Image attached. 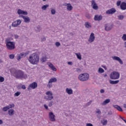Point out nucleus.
Instances as JSON below:
<instances>
[{
  "label": "nucleus",
  "mask_w": 126,
  "mask_h": 126,
  "mask_svg": "<svg viewBox=\"0 0 126 126\" xmlns=\"http://www.w3.org/2000/svg\"><path fill=\"white\" fill-rule=\"evenodd\" d=\"M64 5L65 6H67V9L69 11H70V10H72L73 7L70 3H65Z\"/></svg>",
  "instance_id": "obj_19"
},
{
  "label": "nucleus",
  "mask_w": 126,
  "mask_h": 126,
  "mask_svg": "<svg viewBox=\"0 0 126 126\" xmlns=\"http://www.w3.org/2000/svg\"><path fill=\"white\" fill-rule=\"evenodd\" d=\"M103 19V16L102 15H95L94 17V20L95 21H100Z\"/></svg>",
  "instance_id": "obj_14"
},
{
  "label": "nucleus",
  "mask_w": 126,
  "mask_h": 126,
  "mask_svg": "<svg viewBox=\"0 0 126 126\" xmlns=\"http://www.w3.org/2000/svg\"><path fill=\"white\" fill-rule=\"evenodd\" d=\"M104 77H106V76H108V75H107V74H105L104 75Z\"/></svg>",
  "instance_id": "obj_64"
},
{
  "label": "nucleus",
  "mask_w": 126,
  "mask_h": 126,
  "mask_svg": "<svg viewBox=\"0 0 126 126\" xmlns=\"http://www.w3.org/2000/svg\"><path fill=\"white\" fill-rule=\"evenodd\" d=\"M66 92L69 95H71V94H73V91L71 88H66Z\"/></svg>",
  "instance_id": "obj_21"
},
{
  "label": "nucleus",
  "mask_w": 126,
  "mask_h": 126,
  "mask_svg": "<svg viewBox=\"0 0 126 126\" xmlns=\"http://www.w3.org/2000/svg\"><path fill=\"white\" fill-rule=\"evenodd\" d=\"M95 113L96 114H101V110H100L99 109H96V111H95Z\"/></svg>",
  "instance_id": "obj_47"
},
{
  "label": "nucleus",
  "mask_w": 126,
  "mask_h": 126,
  "mask_svg": "<svg viewBox=\"0 0 126 126\" xmlns=\"http://www.w3.org/2000/svg\"><path fill=\"white\" fill-rule=\"evenodd\" d=\"M108 115H109V116H111L112 111H109L108 113Z\"/></svg>",
  "instance_id": "obj_59"
},
{
  "label": "nucleus",
  "mask_w": 126,
  "mask_h": 126,
  "mask_svg": "<svg viewBox=\"0 0 126 126\" xmlns=\"http://www.w3.org/2000/svg\"><path fill=\"white\" fill-rule=\"evenodd\" d=\"M8 110H9V107L7 106V105L6 107H4L2 108L3 112H6L8 111Z\"/></svg>",
  "instance_id": "obj_34"
},
{
  "label": "nucleus",
  "mask_w": 126,
  "mask_h": 126,
  "mask_svg": "<svg viewBox=\"0 0 126 126\" xmlns=\"http://www.w3.org/2000/svg\"><path fill=\"white\" fill-rule=\"evenodd\" d=\"M14 112H15L13 109H11L8 110V114L9 116H13L14 115Z\"/></svg>",
  "instance_id": "obj_24"
},
{
  "label": "nucleus",
  "mask_w": 126,
  "mask_h": 126,
  "mask_svg": "<svg viewBox=\"0 0 126 126\" xmlns=\"http://www.w3.org/2000/svg\"><path fill=\"white\" fill-rule=\"evenodd\" d=\"M55 45L57 47H60V46H61V43L59 42H56Z\"/></svg>",
  "instance_id": "obj_48"
},
{
  "label": "nucleus",
  "mask_w": 126,
  "mask_h": 126,
  "mask_svg": "<svg viewBox=\"0 0 126 126\" xmlns=\"http://www.w3.org/2000/svg\"><path fill=\"white\" fill-rule=\"evenodd\" d=\"M41 30V27H40V26H37L36 27V31L37 32H40Z\"/></svg>",
  "instance_id": "obj_39"
},
{
  "label": "nucleus",
  "mask_w": 126,
  "mask_h": 126,
  "mask_svg": "<svg viewBox=\"0 0 126 126\" xmlns=\"http://www.w3.org/2000/svg\"><path fill=\"white\" fill-rule=\"evenodd\" d=\"M101 124L103 126H106L107 124H108V121L107 120L103 119L102 121H101Z\"/></svg>",
  "instance_id": "obj_31"
},
{
  "label": "nucleus",
  "mask_w": 126,
  "mask_h": 126,
  "mask_svg": "<svg viewBox=\"0 0 126 126\" xmlns=\"http://www.w3.org/2000/svg\"><path fill=\"white\" fill-rule=\"evenodd\" d=\"M44 108H45L46 110H48V106H47V105L44 104Z\"/></svg>",
  "instance_id": "obj_58"
},
{
  "label": "nucleus",
  "mask_w": 126,
  "mask_h": 126,
  "mask_svg": "<svg viewBox=\"0 0 126 126\" xmlns=\"http://www.w3.org/2000/svg\"><path fill=\"white\" fill-rule=\"evenodd\" d=\"M85 26L86 28H87L88 29H90L91 27H92V25H91V23L89 22H86L85 23Z\"/></svg>",
  "instance_id": "obj_20"
},
{
  "label": "nucleus",
  "mask_w": 126,
  "mask_h": 126,
  "mask_svg": "<svg viewBox=\"0 0 126 126\" xmlns=\"http://www.w3.org/2000/svg\"><path fill=\"white\" fill-rule=\"evenodd\" d=\"M19 17L20 18H23V19H24V18L25 17V16L19 15Z\"/></svg>",
  "instance_id": "obj_57"
},
{
  "label": "nucleus",
  "mask_w": 126,
  "mask_h": 126,
  "mask_svg": "<svg viewBox=\"0 0 126 126\" xmlns=\"http://www.w3.org/2000/svg\"><path fill=\"white\" fill-rule=\"evenodd\" d=\"M14 37L15 39H18V38H19V36H18L17 34H15Z\"/></svg>",
  "instance_id": "obj_56"
},
{
  "label": "nucleus",
  "mask_w": 126,
  "mask_h": 126,
  "mask_svg": "<svg viewBox=\"0 0 126 126\" xmlns=\"http://www.w3.org/2000/svg\"><path fill=\"white\" fill-rule=\"evenodd\" d=\"M100 92L101 94H103L105 93V90H104V89H101Z\"/></svg>",
  "instance_id": "obj_52"
},
{
  "label": "nucleus",
  "mask_w": 126,
  "mask_h": 126,
  "mask_svg": "<svg viewBox=\"0 0 126 126\" xmlns=\"http://www.w3.org/2000/svg\"><path fill=\"white\" fill-rule=\"evenodd\" d=\"M50 82H51V83H55V82H57V81H58V79H56V77H53V78H51L49 81Z\"/></svg>",
  "instance_id": "obj_27"
},
{
  "label": "nucleus",
  "mask_w": 126,
  "mask_h": 126,
  "mask_svg": "<svg viewBox=\"0 0 126 126\" xmlns=\"http://www.w3.org/2000/svg\"><path fill=\"white\" fill-rule=\"evenodd\" d=\"M112 28L113 25L110 24H107L105 26V30H106V31H110V30H112Z\"/></svg>",
  "instance_id": "obj_15"
},
{
  "label": "nucleus",
  "mask_w": 126,
  "mask_h": 126,
  "mask_svg": "<svg viewBox=\"0 0 126 126\" xmlns=\"http://www.w3.org/2000/svg\"><path fill=\"white\" fill-rule=\"evenodd\" d=\"M48 65L53 70V71H57V68L55 67V66L53 64V63H47Z\"/></svg>",
  "instance_id": "obj_18"
},
{
  "label": "nucleus",
  "mask_w": 126,
  "mask_h": 126,
  "mask_svg": "<svg viewBox=\"0 0 126 126\" xmlns=\"http://www.w3.org/2000/svg\"><path fill=\"white\" fill-rule=\"evenodd\" d=\"M45 40H46V37L45 36H43V37L41 38L42 42H45Z\"/></svg>",
  "instance_id": "obj_50"
},
{
  "label": "nucleus",
  "mask_w": 126,
  "mask_h": 126,
  "mask_svg": "<svg viewBox=\"0 0 126 126\" xmlns=\"http://www.w3.org/2000/svg\"><path fill=\"white\" fill-rule=\"evenodd\" d=\"M121 2H122V1H121V0L118 1L117 2V6H120V5H121Z\"/></svg>",
  "instance_id": "obj_46"
},
{
  "label": "nucleus",
  "mask_w": 126,
  "mask_h": 126,
  "mask_svg": "<svg viewBox=\"0 0 126 126\" xmlns=\"http://www.w3.org/2000/svg\"><path fill=\"white\" fill-rule=\"evenodd\" d=\"M4 81V78L0 76V82H3Z\"/></svg>",
  "instance_id": "obj_44"
},
{
  "label": "nucleus",
  "mask_w": 126,
  "mask_h": 126,
  "mask_svg": "<svg viewBox=\"0 0 126 126\" xmlns=\"http://www.w3.org/2000/svg\"><path fill=\"white\" fill-rule=\"evenodd\" d=\"M18 26L17 25V22H16V21H14L12 23V27H17Z\"/></svg>",
  "instance_id": "obj_30"
},
{
  "label": "nucleus",
  "mask_w": 126,
  "mask_h": 126,
  "mask_svg": "<svg viewBox=\"0 0 126 126\" xmlns=\"http://www.w3.org/2000/svg\"><path fill=\"white\" fill-rule=\"evenodd\" d=\"M120 119H121V120H123V121H124V120H125L124 119V118H123L122 116H120Z\"/></svg>",
  "instance_id": "obj_62"
},
{
  "label": "nucleus",
  "mask_w": 126,
  "mask_h": 126,
  "mask_svg": "<svg viewBox=\"0 0 126 126\" xmlns=\"http://www.w3.org/2000/svg\"><path fill=\"white\" fill-rule=\"evenodd\" d=\"M124 108H125V109H126V104H124Z\"/></svg>",
  "instance_id": "obj_63"
},
{
  "label": "nucleus",
  "mask_w": 126,
  "mask_h": 126,
  "mask_svg": "<svg viewBox=\"0 0 126 126\" xmlns=\"http://www.w3.org/2000/svg\"><path fill=\"white\" fill-rule=\"evenodd\" d=\"M49 117L51 122H55L56 121V118H55L56 116L53 112H51L49 113Z\"/></svg>",
  "instance_id": "obj_10"
},
{
  "label": "nucleus",
  "mask_w": 126,
  "mask_h": 126,
  "mask_svg": "<svg viewBox=\"0 0 126 126\" xmlns=\"http://www.w3.org/2000/svg\"><path fill=\"white\" fill-rule=\"evenodd\" d=\"M110 102H111V100L110 99H106L101 103V104L102 106H106V105L107 104H109Z\"/></svg>",
  "instance_id": "obj_22"
},
{
  "label": "nucleus",
  "mask_w": 126,
  "mask_h": 126,
  "mask_svg": "<svg viewBox=\"0 0 126 126\" xmlns=\"http://www.w3.org/2000/svg\"><path fill=\"white\" fill-rule=\"evenodd\" d=\"M10 72L11 75L15 78H18L19 79H27L28 78V76L21 70L12 68Z\"/></svg>",
  "instance_id": "obj_1"
},
{
  "label": "nucleus",
  "mask_w": 126,
  "mask_h": 126,
  "mask_svg": "<svg viewBox=\"0 0 126 126\" xmlns=\"http://www.w3.org/2000/svg\"><path fill=\"white\" fill-rule=\"evenodd\" d=\"M104 71H105V70H104V69L100 67L98 68V72L99 73H103V72H104Z\"/></svg>",
  "instance_id": "obj_37"
},
{
  "label": "nucleus",
  "mask_w": 126,
  "mask_h": 126,
  "mask_svg": "<svg viewBox=\"0 0 126 126\" xmlns=\"http://www.w3.org/2000/svg\"><path fill=\"white\" fill-rule=\"evenodd\" d=\"M17 13L19 15L23 14V15H27L28 14V12L26 11H23L20 9H18L17 11Z\"/></svg>",
  "instance_id": "obj_13"
},
{
  "label": "nucleus",
  "mask_w": 126,
  "mask_h": 126,
  "mask_svg": "<svg viewBox=\"0 0 126 126\" xmlns=\"http://www.w3.org/2000/svg\"><path fill=\"white\" fill-rule=\"evenodd\" d=\"M120 73L119 72L114 71L112 72L110 75V78L111 79H119L120 78Z\"/></svg>",
  "instance_id": "obj_5"
},
{
  "label": "nucleus",
  "mask_w": 126,
  "mask_h": 126,
  "mask_svg": "<svg viewBox=\"0 0 126 126\" xmlns=\"http://www.w3.org/2000/svg\"><path fill=\"white\" fill-rule=\"evenodd\" d=\"M119 82H120V80H116V81H113L112 80H109V83H110V84H118V83H119Z\"/></svg>",
  "instance_id": "obj_25"
},
{
  "label": "nucleus",
  "mask_w": 126,
  "mask_h": 126,
  "mask_svg": "<svg viewBox=\"0 0 126 126\" xmlns=\"http://www.w3.org/2000/svg\"><path fill=\"white\" fill-rule=\"evenodd\" d=\"M49 107H52L53 106V101H50L48 104Z\"/></svg>",
  "instance_id": "obj_49"
},
{
  "label": "nucleus",
  "mask_w": 126,
  "mask_h": 126,
  "mask_svg": "<svg viewBox=\"0 0 126 126\" xmlns=\"http://www.w3.org/2000/svg\"><path fill=\"white\" fill-rule=\"evenodd\" d=\"M28 60L32 64H37L39 63V55L37 53H33L30 56Z\"/></svg>",
  "instance_id": "obj_2"
},
{
  "label": "nucleus",
  "mask_w": 126,
  "mask_h": 126,
  "mask_svg": "<svg viewBox=\"0 0 126 126\" xmlns=\"http://www.w3.org/2000/svg\"><path fill=\"white\" fill-rule=\"evenodd\" d=\"M36 87H38V84L37 83L33 82L29 85L28 90H30L31 89H36Z\"/></svg>",
  "instance_id": "obj_7"
},
{
  "label": "nucleus",
  "mask_w": 126,
  "mask_h": 126,
  "mask_svg": "<svg viewBox=\"0 0 126 126\" xmlns=\"http://www.w3.org/2000/svg\"><path fill=\"white\" fill-rule=\"evenodd\" d=\"M28 55V53H20V54L18 55L17 57V61H20L22 58H23V56L26 57V55Z\"/></svg>",
  "instance_id": "obj_11"
},
{
  "label": "nucleus",
  "mask_w": 126,
  "mask_h": 126,
  "mask_svg": "<svg viewBox=\"0 0 126 126\" xmlns=\"http://www.w3.org/2000/svg\"><path fill=\"white\" fill-rule=\"evenodd\" d=\"M81 71H82L81 69L78 68L76 69L77 72H81Z\"/></svg>",
  "instance_id": "obj_51"
},
{
  "label": "nucleus",
  "mask_w": 126,
  "mask_h": 126,
  "mask_svg": "<svg viewBox=\"0 0 126 126\" xmlns=\"http://www.w3.org/2000/svg\"><path fill=\"white\" fill-rule=\"evenodd\" d=\"M5 43L7 50L9 51H12L15 49V42L10 41V38H6Z\"/></svg>",
  "instance_id": "obj_3"
},
{
  "label": "nucleus",
  "mask_w": 126,
  "mask_h": 126,
  "mask_svg": "<svg viewBox=\"0 0 126 126\" xmlns=\"http://www.w3.org/2000/svg\"><path fill=\"white\" fill-rule=\"evenodd\" d=\"M22 89H24V90H25V89H26V87L25 86V85H23L22 86Z\"/></svg>",
  "instance_id": "obj_53"
},
{
  "label": "nucleus",
  "mask_w": 126,
  "mask_h": 126,
  "mask_svg": "<svg viewBox=\"0 0 126 126\" xmlns=\"http://www.w3.org/2000/svg\"><path fill=\"white\" fill-rule=\"evenodd\" d=\"M47 87H48V88H52V87H53V83H51L49 81L48 83L47 84Z\"/></svg>",
  "instance_id": "obj_33"
},
{
  "label": "nucleus",
  "mask_w": 126,
  "mask_h": 126,
  "mask_svg": "<svg viewBox=\"0 0 126 126\" xmlns=\"http://www.w3.org/2000/svg\"><path fill=\"white\" fill-rule=\"evenodd\" d=\"M46 94L47 95L45 97L46 100L48 101H51L52 99L54 98V96H53V93L51 91H47L46 93Z\"/></svg>",
  "instance_id": "obj_6"
},
{
  "label": "nucleus",
  "mask_w": 126,
  "mask_h": 126,
  "mask_svg": "<svg viewBox=\"0 0 126 126\" xmlns=\"http://www.w3.org/2000/svg\"><path fill=\"white\" fill-rule=\"evenodd\" d=\"M41 61L42 63H45V62H47V58L43 57L41 58Z\"/></svg>",
  "instance_id": "obj_38"
},
{
  "label": "nucleus",
  "mask_w": 126,
  "mask_h": 126,
  "mask_svg": "<svg viewBox=\"0 0 126 126\" xmlns=\"http://www.w3.org/2000/svg\"><path fill=\"white\" fill-rule=\"evenodd\" d=\"M7 107H9V109H11L12 108H14V107L15 106V105L13 103H12L11 104H9V105H7Z\"/></svg>",
  "instance_id": "obj_36"
},
{
  "label": "nucleus",
  "mask_w": 126,
  "mask_h": 126,
  "mask_svg": "<svg viewBox=\"0 0 126 126\" xmlns=\"http://www.w3.org/2000/svg\"><path fill=\"white\" fill-rule=\"evenodd\" d=\"M75 55H76V56L77 59H78V60H81L82 59L80 53H75Z\"/></svg>",
  "instance_id": "obj_29"
},
{
  "label": "nucleus",
  "mask_w": 126,
  "mask_h": 126,
  "mask_svg": "<svg viewBox=\"0 0 126 126\" xmlns=\"http://www.w3.org/2000/svg\"><path fill=\"white\" fill-rule=\"evenodd\" d=\"M78 79L80 81H87L89 79V74L86 73L81 74L78 76Z\"/></svg>",
  "instance_id": "obj_4"
},
{
  "label": "nucleus",
  "mask_w": 126,
  "mask_h": 126,
  "mask_svg": "<svg viewBox=\"0 0 126 126\" xmlns=\"http://www.w3.org/2000/svg\"><path fill=\"white\" fill-rule=\"evenodd\" d=\"M120 8L122 10H126V2H122L120 5Z\"/></svg>",
  "instance_id": "obj_17"
},
{
  "label": "nucleus",
  "mask_w": 126,
  "mask_h": 126,
  "mask_svg": "<svg viewBox=\"0 0 126 126\" xmlns=\"http://www.w3.org/2000/svg\"><path fill=\"white\" fill-rule=\"evenodd\" d=\"M15 57V55H14V54H10L9 56V59H10L11 60H13Z\"/></svg>",
  "instance_id": "obj_40"
},
{
  "label": "nucleus",
  "mask_w": 126,
  "mask_h": 126,
  "mask_svg": "<svg viewBox=\"0 0 126 126\" xmlns=\"http://www.w3.org/2000/svg\"><path fill=\"white\" fill-rule=\"evenodd\" d=\"M117 11V10L115 8H112L111 9H109L106 11V14H114L115 12Z\"/></svg>",
  "instance_id": "obj_12"
},
{
  "label": "nucleus",
  "mask_w": 126,
  "mask_h": 126,
  "mask_svg": "<svg viewBox=\"0 0 126 126\" xmlns=\"http://www.w3.org/2000/svg\"><path fill=\"white\" fill-rule=\"evenodd\" d=\"M112 59L114 61H117V62H119L120 64H124V62H123V61H122V59H121L120 57L118 56H113Z\"/></svg>",
  "instance_id": "obj_9"
},
{
  "label": "nucleus",
  "mask_w": 126,
  "mask_h": 126,
  "mask_svg": "<svg viewBox=\"0 0 126 126\" xmlns=\"http://www.w3.org/2000/svg\"><path fill=\"white\" fill-rule=\"evenodd\" d=\"M91 2L92 5H93V8L95 10H97V9H98V5H97V3H95V0H92Z\"/></svg>",
  "instance_id": "obj_16"
},
{
  "label": "nucleus",
  "mask_w": 126,
  "mask_h": 126,
  "mask_svg": "<svg viewBox=\"0 0 126 126\" xmlns=\"http://www.w3.org/2000/svg\"><path fill=\"white\" fill-rule=\"evenodd\" d=\"M51 12L52 15H55V14H56V9L54 8H51Z\"/></svg>",
  "instance_id": "obj_35"
},
{
  "label": "nucleus",
  "mask_w": 126,
  "mask_h": 126,
  "mask_svg": "<svg viewBox=\"0 0 126 126\" xmlns=\"http://www.w3.org/2000/svg\"><path fill=\"white\" fill-rule=\"evenodd\" d=\"M122 39L124 40V41H126V34H123V36H122Z\"/></svg>",
  "instance_id": "obj_45"
},
{
  "label": "nucleus",
  "mask_w": 126,
  "mask_h": 126,
  "mask_svg": "<svg viewBox=\"0 0 126 126\" xmlns=\"http://www.w3.org/2000/svg\"><path fill=\"white\" fill-rule=\"evenodd\" d=\"M94 35V34L93 32H92L90 34V37L88 39V42H89L90 43H93V42H94V41H95V36Z\"/></svg>",
  "instance_id": "obj_8"
},
{
  "label": "nucleus",
  "mask_w": 126,
  "mask_h": 126,
  "mask_svg": "<svg viewBox=\"0 0 126 126\" xmlns=\"http://www.w3.org/2000/svg\"><path fill=\"white\" fill-rule=\"evenodd\" d=\"M49 7V4H46V5H44L42 7V9H43V10H46V9H47V8Z\"/></svg>",
  "instance_id": "obj_32"
},
{
  "label": "nucleus",
  "mask_w": 126,
  "mask_h": 126,
  "mask_svg": "<svg viewBox=\"0 0 126 126\" xmlns=\"http://www.w3.org/2000/svg\"><path fill=\"white\" fill-rule=\"evenodd\" d=\"M86 126H93V125H92V124L91 123H87L86 124Z\"/></svg>",
  "instance_id": "obj_55"
},
{
  "label": "nucleus",
  "mask_w": 126,
  "mask_h": 126,
  "mask_svg": "<svg viewBox=\"0 0 126 126\" xmlns=\"http://www.w3.org/2000/svg\"><path fill=\"white\" fill-rule=\"evenodd\" d=\"M20 94H21V93H20L19 92H17L14 94V96H15V97H18V96H19V95H20Z\"/></svg>",
  "instance_id": "obj_41"
},
{
  "label": "nucleus",
  "mask_w": 126,
  "mask_h": 126,
  "mask_svg": "<svg viewBox=\"0 0 126 126\" xmlns=\"http://www.w3.org/2000/svg\"><path fill=\"white\" fill-rule=\"evenodd\" d=\"M119 20H123L125 18V16L123 15H120L117 16Z\"/></svg>",
  "instance_id": "obj_28"
},
{
  "label": "nucleus",
  "mask_w": 126,
  "mask_h": 126,
  "mask_svg": "<svg viewBox=\"0 0 126 126\" xmlns=\"http://www.w3.org/2000/svg\"><path fill=\"white\" fill-rule=\"evenodd\" d=\"M16 21L17 22V24L18 26H19V25H20V24H21V20H17Z\"/></svg>",
  "instance_id": "obj_43"
},
{
  "label": "nucleus",
  "mask_w": 126,
  "mask_h": 126,
  "mask_svg": "<svg viewBox=\"0 0 126 126\" xmlns=\"http://www.w3.org/2000/svg\"><path fill=\"white\" fill-rule=\"evenodd\" d=\"M113 107L115 109H117L118 111H119V112H123V109L121 108V106L118 105H113Z\"/></svg>",
  "instance_id": "obj_23"
},
{
  "label": "nucleus",
  "mask_w": 126,
  "mask_h": 126,
  "mask_svg": "<svg viewBox=\"0 0 126 126\" xmlns=\"http://www.w3.org/2000/svg\"><path fill=\"white\" fill-rule=\"evenodd\" d=\"M24 20L25 23H29V22H30V18H29V17L25 16Z\"/></svg>",
  "instance_id": "obj_26"
},
{
  "label": "nucleus",
  "mask_w": 126,
  "mask_h": 126,
  "mask_svg": "<svg viewBox=\"0 0 126 126\" xmlns=\"http://www.w3.org/2000/svg\"><path fill=\"white\" fill-rule=\"evenodd\" d=\"M3 63V62L2 61V60L0 59V63Z\"/></svg>",
  "instance_id": "obj_61"
},
{
  "label": "nucleus",
  "mask_w": 126,
  "mask_h": 126,
  "mask_svg": "<svg viewBox=\"0 0 126 126\" xmlns=\"http://www.w3.org/2000/svg\"><path fill=\"white\" fill-rule=\"evenodd\" d=\"M85 16L87 18H88V19H90V18H91V16H90V15H89V13H86Z\"/></svg>",
  "instance_id": "obj_42"
},
{
  "label": "nucleus",
  "mask_w": 126,
  "mask_h": 126,
  "mask_svg": "<svg viewBox=\"0 0 126 126\" xmlns=\"http://www.w3.org/2000/svg\"><path fill=\"white\" fill-rule=\"evenodd\" d=\"M3 124V122H2V120H0V125H2Z\"/></svg>",
  "instance_id": "obj_60"
},
{
  "label": "nucleus",
  "mask_w": 126,
  "mask_h": 126,
  "mask_svg": "<svg viewBox=\"0 0 126 126\" xmlns=\"http://www.w3.org/2000/svg\"><path fill=\"white\" fill-rule=\"evenodd\" d=\"M67 64H68L69 65H72L73 63L72 62H67Z\"/></svg>",
  "instance_id": "obj_54"
}]
</instances>
